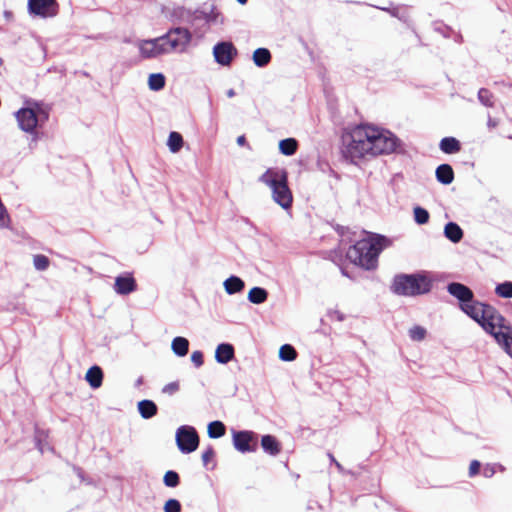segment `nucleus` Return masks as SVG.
<instances>
[{"mask_svg": "<svg viewBox=\"0 0 512 512\" xmlns=\"http://www.w3.org/2000/svg\"><path fill=\"white\" fill-rule=\"evenodd\" d=\"M444 234L453 243H458L463 238V231L460 226L454 222H449L444 228Z\"/></svg>", "mask_w": 512, "mask_h": 512, "instance_id": "aec40b11", "label": "nucleus"}, {"mask_svg": "<svg viewBox=\"0 0 512 512\" xmlns=\"http://www.w3.org/2000/svg\"><path fill=\"white\" fill-rule=\"evenodd\" d=\"M478 98L483 105L487 107H493L494 95L490 90L481 88L478 92Z\"/></svg>", "mask_w": 512, "mask_h": 512, "instance_id": "2f4dec72", "label": "nucleus"}, {"mask_svg": "<svg viewBox=\"0 0 512 512\" xmlns=\"http://www.w3.org/2000/svg\"><path fill=\"white\" fill-rule=\"evenodd\" d=\"M409 337L413 341H422L425 339L427 331L424 327L415 325L412 328L409 329Z\"/></svg>", "mask_w": 512, "mask_h": 512, "instance_id": "72a5a7b5", "label": "nucleus"}, {"mask_svg": "<svg viewBox=\"0 0 512 512\" xmlns=\"http://www.w3.org/2000/svg\"><path fill=\"white\" fill-rule=\"evenodd\" d=\"M191 361L196 367H201L204 363L203 353L201 351H194L191 354Z\"/></svg>", "mask_w": 512, "mask_h": 512, "instance_id": "ea45409f", "label": "nucleus"}, {"mask_svg": "<svg viewBox=\"0 0 512 512\" xmlns=\"http://www.w3.org/2000/svg\"><path fill=\"white\" fill-rule=\"evenodd\" d=\"M215 450L212 446H208L205 451L202 453L201 459L204 467H208V465L214 460L215 458Z\"/></svg>", "mask_w": 512, "mask_h": 512, "instance_id": "e433bc0d", "label": "nucleus"}, {"mask_svg": "<svg viewBox=\"0 0 512 512\" xmlns=\"http://www.w3.org/2000/svg\"><path fill=\"white\" fill-rule=\"evenodd\" d=\"M431 289V281L423 275H398L394 278L392 291L403 296H415L425 294Z\"/></svg>", "mask_w": 512, "mask_h": 512, "instance_id": "423d86ee", "label": "nucleus"}, {"mask_svg": "<svg viewBox=\"0 0 512 512\" xmlns=\"http://www.w3.org/2000/svg\"><path fill=\"white\" fill-rule=\"evenodd\" d=\"M137 289V283L131 273L116 277L114 290L120 295H128Z\"/></svg>", "mask_w": 512, "mask_h": 512, "instance_id": "ddd939ff", "label": "nucleus"}, {"mask_svg": "<svg viewBox=\"0 0 512 512\" xmlns=\"http://www.w3.org/2000/svg\"><path fill=\"white\" fill-rule=\"evenodd\" d=\"M215 60L221 65H229L237 50L230 42L218 43L213 49Z\"/></svg>", "mask_w": 512, "mask_h": 512, "instance_id": "f8f14e48", "label": "nucleus"}, {"mask_svg": "<svg viewBox=\"0 0 512 512\" xmlns=\"http://www.w3.org/2000/svg\"><path fill=\"white\" fill-rule=\"evenodd\" d=\"M33 264L37 270H46L50 265V260L43 254H37L33 257Z\"/></svg>", "mask_w": 512, "mask_h": 512, "instance_id": "f704fd0d", "label": "nucleus"}, {"mask_svg": "<svg viewBox=\"0 0 512 512\" xmlns=\"http://www.w3.org/2000/svg\"><path fill=\"white\" fill-rule=\"evenodd\" d=\"M176 443L183 453H192L199 446V436L194 427L181 426L176 432Z\"/></svg>", "mask_w": 512, "mask_h": 512, "instance_id": "6e6552de", "label": "nucleus"}, {"mask_svg": "<svg viewBox=\"0 0 512 512\" xmlns=\"http://www.w3.org/2000/svg\"><path fill=\"white\" fill-rule=\"evenodd\" d=\"M447 291L460 301L461 310L491 334L512 356V327L501 313L489 304L473 301V291L462 283H449Z\"/></svg>", "mask_w": 512, "mask_h": 512, "instance_id": "f257e3e1", "label": "nucleus"}, {"mask_svg": "<svg viewBox=\"0 0 512 512\" xmlns=\"http://www.w3.org/2000/svg\"><path fill=\"white\" fill-rule=\"evenodd\" d=\"M248 0H237L238 3L244 5L247 3Z\"/></svg>", "mask_w": 512, "mask_h": 512, "instance_id": "de8ad7c7", "label": "nucleus"}, {"mask_svg": "<svg viewBox=\"0 0 512 512\" xmlns=\"http://www.w3.org/2000/svg\"><path fill=\"white\" fill-rule=\"evenodd\" d=\"M244 286L243 280L236 276H231L224 282V287L228 294L240 292L244 289Z\"/></svg>", "mask_w": 512, "mask_h": 512, "instance_id": "b1692460", "label": "nucleus"}, {"mask_svg": "<svg viewBox=\"0 0 512 512\" xmlns=\"http://www.w3.org/2000/svg\"><path fill=\"white\" fill-rule=\"evenodd\" d=\"M496 473L495 466L487 464L483 469V475L487 478L492 477Z\"/></svg>", "mask_w": 512, "mask_h": 512, "instance_id": "37998d69", "label": "nucleus"}, {"mask_svg": "<svg viewBox=\"0 0 512 512\" xmlns=\"http://www.w3.org/2000/svg\"><path fill=\"white\" fill-rule=\"evenodd\" d=\"M180 388V385L178 382H171V383H168L167 385H165L163 387V393H166L168 395H173L174 393H176Z\"/></svg>", "mask_w": 512, "mask_h": 512, "instance_id": "a19ab883", "label": "nucleus"}, {"mask_svg": "<svg viewBox=\"0 0 512 512\" xmlns=\"http://www.w3.org/2000/svg\"><path fill=\"white\" fill-rule=\"evenodd\" d=\"M164 512H181V504L176 499H169L164 504Z\"/></svg>", "mask_w": 512, "mask_h": 512, "instance_id": "4c0bfd02", "label": "nucleus"}, {"mask_svg": "<svg viewBox=\"0 0 512 512\" xmlns=\"http://www.w3.org/2000/svg\"><path fill=\"white\" fill-rule=\"evenodd\" d=\"M384 236L365 238L357 241L347 250L349 261L366 270L375 269L378 265V256L386 246Z\"/></svg>", "mask_w": 512, "mask_h": 512, "instance_id": "f03ea898", "label": "nucleus"}, {"mask_svg": "<svg viewBox=\"0 0 512 512\" xmlns=\"http://www.w3.org/2000/svg\"><path fill=\"white\" fill-rule=\"evenodd\" d=\"M3 66V60L0 58V68Z\"/></svg>", "mask_w": 512, "mask_h": 512, "instance_id": "8fccbe9b", "label": "nucleus"}, {"mask_svg": "<svg viewBox=\"0 0 512 512\" xmlns=\"http://www.w3.org/2000/svg\"><path fill=\"white\" fill-rule=\"evenodd\" d=\"M42 114H43V116H44V118H45V119H47V118H48V114H47V113L42 112Z\"/></svg>", "mask_w": 512, "mask_h": 512, "instance_id": "09e8293b", "label": "nucleus"}, {"mask_svg": "<svg viewBox=\"0 0 512 512\" xmlns=\"http://www.w3.org/2000/svg\"><path fill=\"white\" fill-rule=\"evenodd\" d=\"M279 357L284 361H293L297 358V351L289 344H284L280 347Z\"/></svg>", "mask_w": 512, "mask_h": 512, "instance_id": "c756f323", "label": "nucleus"}, {"mask_svg": "<svg viewBox=\"0 0 512 512\" xmlns=\"http://www.w3.org/2000/svg\"><path fill=\"white\" fill-rule=\"evenodd\" d=\"M138 409L141 416L145 419L152 418L157 414V406L151 400H142L138 403Z\"/></svg>", "mask_w": 512, "mask_h": 512, "instance_id": "4be33fe9", "label": "nucleus"}, {"mask_svg": "<svg viewBox=\"0 0 512 512\" xmlns=\"http://www.w3.org/2000/svg\"><path fill=\"white\" fill-rule=\"evenodd\" d=\"M488 125H489L490 127H496V126H497V122H496V121H494V120H492V119H489V121H488Z\"/></svg>", "mask_w": 512, "mask_h": 512, "instance_id": "a18cd8bd", "label": "nucleus"}, {"mask_svg": "<svg viewBox=\"0 0 512 512\" xmlns=\"http://www.w3.org/2000/svg\"><path fill=\"white\" fill-rule=\"evenodd\" d=\"M254 437L251 431H239L233 436V443L237 450L240 452L254 451L255 448L250 445Z\"/></svg>", "mask_w": 512, "mask_h": 512, "instance_id": "4468645a", "label": "nucleus"}, {"mask_svg": "<svg viewBox=\"0 0 512 512\" xmlns=\"http://www.w3.org/2000/svg\"><path fill=\"white\" fill-rule=\"evenodd\" d=\"M164 38L157 37L155 39L143 40L139 45L140 54L143 58H156L162 54H167Z\"/></svg>", "mask_w": 512, "mask_h": 512, "instance_id": "9d476101", "label": "nucleus"}, {"mask_svg": "<svg viewBox=\"0 0 512 512\" xmlns=\"http://www.w3.org/2000/svg\"><path fill=\"white\" fill-rule=\"evenodd\" d=\"M480 468H481V464L478 460H472L470 465H469V476L470 477H474L476 476L479 471H480Z\"/></svg>", "mask_w": 512, "mask_h": 512, "instance_id": "79ce46f5", "label": "nucleus"}, {"mask_svg": "<svg viewBox=\"0 0 512 512\" xmlns=\"http://www.w3.org/2000/svg\"><path fill=\"white\" fill-rule=\"evenodd\" d=\"M227 95L228 97H233L235 95V92L233 89H230L228 92H227Z\"/></svg>", "mask_w": 512, "mask_h": 512, "instance_id": "49530a36", "label": "nucleus"}, {"mask_svg": "<svg viewBox=\"0 0 512 512\" xmlns=\"http://www.w3.org/2000/svg\"><path fill=\"white\" fill-rule=\"evenodd\" d=\"M163 43L167 54L184 52L192 39L191 32L183 27L170 29L165 35Z\"/></svg>", "mask_w": 512, "mask_h": 512, "instance_id": "0eeeda50", "label": "nucleus"}, {"mask_svg": "<svg viewBox=\"0 0 512 512\" xmlns=\"http://www.w3.org/2000/svg\"><path fill=\"white\" fill-rule=\"evenodd\" d=\"M328 316L330 320L338 322L344 321L346 318L345 314L338 309L330 310Z\"/></svg>", "mask_w": 512, "mask_h": 512, "instance_id": "58836bf2", "label": "nucleus"}, {"mask_svg": "<svg viewBox=\"0 0 512 512\" xmlns=\"http://www.w3.org/2000/svg\"><path fill=\"white\" fill-rule=\"evenodd\" d=\"M171 347L176 355L183 357L189 351V341L184 337H176L173 339Z\"/></svg>", "mask_w": 512, "mask_h": 512, "instance_id": "393cba45", "label": "nucleus"}, {"mask_svg": "<svg viewBox=\"0 0 512 512\" xmlns=\"http://www.w3.org/2000/svg\"><path fill=\"white\" fill-rule=\"evenodd\" d=\"M234 357V347L228 343L219 344L215 351L216 361L226 364Z\"/></svg>", "mask_w": 512, "mask_h": 512, "instance_id": "dca6fc26", "label": "nucleus"}, {"mask_svg": "<svg viewBox=\"0 0 512 512\" xmlns=\"http://www.w3.org/2000/svg\"><path fill=\"white\" fill-rule=\"evenodd\" d=\"M16 119L19 127L27 132L33 133L38 124V116L32 108H21L16 112Z\"/></svg>", "mask_w": 512, "mask_h": 512, "instance_id": "9b49d317", "label": "nucleus"}, {"mask_svg": "<svg viewBox=\"0 0 512 512\" xmlns=\"http://www.w3.org/2000/svg\"><path fill=\"white\" fill-rule=\"evenodd\" d=\"M271 53L266 48H258L253 52V61L258 67H265L271 61Z\"/></svg>", "mask_w": 512, "mask_h": 512, "instance_id": "412c9836", "label": "nucleus"}, {"mask_svg": "<svg viewBox=\"0 0 512 512\" xmlns=\"http://www.w3.org/2000/svg\"><path fill=\"white\" fill-rule=\"evenodd\" d=\"M368 135L370 157L393 153L398 147V138L391 132L376 126L361 124Z\"/></svg>", "mask_w": 512, "mask_h": 512, "instance_id": "20e7f679", "label": "nucleus"}, {"mask_svg": "<svg viewBox=\"0 0 512 512\" xmlns=\"http://www.w3.org/2000/svg\"><path fill=\"white\" fill-rule=\"evenodd\" d=\"M148 85L151 90L158 91L165 86V77L161 73H154L149 76Z\"/></svg>", "mask_w": 512, "mask_h": 512, "instance_id": "c85d7f7f", "label": "nucleus"}, {"mask_svg": "<svg viewBox=\"0 0 512 512\" xmlns=\"http://www.w3.org/2000/svg\"><path fill=\"white\" fill-rule=\"evenodd\" d=\"M261 446L265 452L276 456L281 452V443L273 435H264L261 438Z\"/></svg>", "mask_w": 512, "mask_h": 512, "instance_id": "2eb2a0df", "label": "nucleus"}, {"mask_svg": "<svg viewBox=\"0 0 512 512\" xmlns=\"http://www.w3.org/2000/svg\"><path fill=\"white\" fill-rule=\"evenodd\" d=\"M86 381L92 388H99L103 382V372L99 366H92L85 375Z\"/></svg>", "mask_w": 512, "mask_h": 512, "instance_id": "a211bd4d", "label": "nucleus"}, {"mask_svg": "<svg viewBox=\"0 0 512 512\" xmlns=\"http://www.w3.org/2000/svg\"><path fill=\"white\" fill-rule=\"evenodd\" d=\"M435 175L436 179L444 185L451 184L454 180V171L449 164L439 165L436 168Z\"/></svg>", "mask_w": 512, "mask_h": 512, "instance_id": "f3484780", "label": "nucleus"}, {"mask_svg": "<svg viewBox=\"0 0 512 512\" xmlns=\"http://www.w3.org/2000/svg\"><path fill=\"white\" fill-rule=\"evenodd\" d=\"M267 297V291L261 287H253L248 293V299L253 304H261L267 300Z\"/></svg>", "mask_w": 512, "mask_h": 512, "instance_id": "a878e982", "label": "nucleus"}, {"mask_svg": "<svg viewBox=\"0 0 512 512\" xmlns=\"http://www.w3.org/2000/svg\"><path fill=\"white\" fill-rule=\"evenodd\" d=\"M298 142L295 138H286L279 142V150L283 155L291 156L296 153Z\"/></svg>", "mask_w": 512, "mask_h": 512, "instance_id": "5701e85b", "label": "nucleus"}, {"mask_svg": "<svg viewBox=\"0 0 512 512\" xmlns=\"http://www.w3.org/2000/svg\"><path fill=\"white\" fill-rule=\"evenodd\" d=\"M207 432L210 438H220L225 435L226 427L221 421H213L209 423Z\"/></svg>", "mask_w": 512, "mask_h": 512, "instance_id": "bb28decb", "label": "nucleus"}, {"mask_svg": "<svg viewBox=\"0 0 512 512\" xmlns=\"http://www.w3.org/2000/svg\"><path fill=\"white\" fill-rule=\"evenodd\" d=\"M28 10L36 16L49 18L58 14L59 4L56 0H29Z\"/></svg>", "mask_w": 512, "mask_h": 512, "instance_id": "1a4fd4ad", "label": "nucleus"}, {"mask_svg": "<svg viewBox=\"0 0 512 512\" xmlns=\"http://www.w3.org/2000/svg\"><path fill=\"white\" fill-rule=\"evenodd\" d=\"M168 146L171 152H178L183 146V137L178 132H171L168 138Z\"/></svg>", "mask_w": 512, "mask_h": 512, "instance_id": "cd10ccee", "label": "nucleus"}, {"mask_svg": "<svg viewBox=\"0 0 512 512\" xmlns=\"http://www.w3.org/2000/svg\"><path fill=\"white\" fill-rule=\"evenodd\" d=\"M259 180L272 189V197L277 204L284 209L291 207L293 196L288 187L287 171L268 169L260 176Z\"/></svg>", "mask_w": 512, "mask_h": 512, "instance_id": "7ed1b4c3", "label": "nucleus"}, {"mask_svg": "<svg viewBox=\"0 0 512 512\" xmlns=\"http://www.w3.org/2000/svg\"><path fill=\"white\" fill-rule=\"evenodd\" d=\"M439 147L445 154H455L461 150V143L454 137H445L440 141Z\"/></svg>", "mask_w": 512, "mask_h": 512, "instance_id": "6ab92c4d", "label": "nucleus"}, {"mask_svg": "<svg viewBox=\"0 0 512 512\" xmlns=\"http://www.w3.org/2000/svg\"><path fill=\"white\" fill-rule=\"evenodd\" d=\"M495 293L502 298H512V282L505 281L498 284L495 288Z\"/></svg>", "mask_w": 512, "mask_h": 512, "instance_id": "7c9ffc66", "label": "nucleus"}, {"mask_svg": "<svg viewBox=\"0 0 512 512\" xmlns=\"http://www.w3.org/2000/svg\"><path fill=\"white\" fill-rule=\"evenodd\" d=\"M367 141L368 135L366 131L363 130V127H360V125L354 127L349 133L343 136V156L351 162L370 157Z\"/></svg>", "mask_w": 512, "mask_h": 512, "instance_id": "39448f33", "label": "nucleus"}, {"mask_svg": "<svg viewBox=\"0 0 512 512\" xmlns=\"http://www.w3.org/2000/svg\"><path fill=\"white\" fill-rule=\"evenodd\" d=\"M236 141L239 146H248L250 148V146L247 144L245 135L238 136Z\"/></svg>", "mask_w": 512, "mask_h": 512, "instance_id": "c03bdc74", "label": "nucleus"}, {"mask_svg": "<svg viewBox=\"0 0 512 512\" xmlns=\"http://www.w3.org/2000/svg\"><path fill=\"white\" fill-rule=\"evenodd\" d=\"M414 218L418 224H426L429 221V213L422 207L414 208Z\"/></svg>", "mask_w": 512, "mask_h": 512, "instance_id": "c9c22d12", "label": "nucleus"}, {"mask_svg": "<svg viewBox=\"0 0 512 512\" xmlns=\"http://www.w3.org/2000/svg\"><path fill=\"white\" fill-rule=\"evenodd\" d=\"M163 482L167 487L174 488L179 485L180 477L177 472L169 470L165 473L163 477Z\"/></svg>", "mask_w": 512, "mask_h": 512, "instance_id": "473e14b6", "label": "nucleus"}]
</instances>
